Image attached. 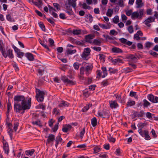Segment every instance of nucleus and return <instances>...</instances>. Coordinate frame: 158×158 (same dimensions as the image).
<instances>
[{"label":"nucleus","instance_id":"nucleus-1","mask_svg":"<svg viewBox=\"0 0 158 158\" xmlns=\"http://www.w3.org/2000/svg\"><path fill=\"white\" fill-rule=\"evenodd\" d=\"M14 109L15 112L19 113L20 111L23 110V113L25 110L30 109L31 105V98L27 100L23 96L18 95L14 96Z\"/></svg>","mask_w":158,"mask_h":158},{"label":"nucleus","instance_id":"nucleus-2","mask_svg":"<svg viewBox=\"0 0 158 158\" xmlns=\"http://www.w3.org/2000/svg\"><path fill=\"white\" fill-rule=\"evenodd\" d=\"M92 69V67L91 65L88 64L85 67L84 66L81 67L80 68V78L81 79H83V75L84 74V72H85V74L88 76L90 73Z\"/></svg>","mask_w":158,"mask_h":158},{"label":"nucleus","instance_id":"nucleus-3","mask_svg":"<svg viewBox=\"0 0 158 158\" xmlns=\"http://www.w3.org/2000/svg\"><path fill=\"white\" fill-rule=\"evenodd\" d=\"M144 13V10L140 9L136 11L133 12L131 15V18L133 19H141L143 16Z\"/></svg>","mask_w":158,"mask_h":158},{"label":"nucleus","instance_id":"nucleus-4","mask_svg":"<svg viewBox=\"0 0 158 158\" xmlns=\"http://www.w3.org/2000/svg\"><path fill=\"white\" fill-rule=\"evenodd\" d=\"M36 100L38 102H41L43 101L45 93L43 91H40L38 89H36Z\"/></svg>","mask_w":158,"mask_h":158},{"label":"nucleus","instance_id":"nucleus-5","mask_svg":"<svg viewBox=\"0 0 158 158\" xmlns=\"http://www.w3.org/2000/svg\"><path fill=\"white\" fill-rule=\"evenodd\" d=\"M90 51L91 50L89 48H85L83 53L81 55L82 59L85 60H88L89 58Z\"/></svg>","mask_w":158,"mask_h":158},{"label":"nucleus","instance_id":"nucleus-6","mask_svg":"<svg viewBox=\"0 0 158 158\" xmlns=\"http://www.w3.org/2000/svg\"><path fill=\"white\" fill-rule=\"evenodd\" d=\"M2 55L3 57L6 58L7 56L11 58H12L14 57V56L12 54V50L11 49H6V51L4 49L3 50V52L2 51L1 52Z\"/></svg>","mask_w":158,"mask_h":158},{"label":"nucleus","instance_id":"nucleus-7","mask_svg":"<svg viewBox=\"0 0 158 158\" xmlns=\"http://www.w3.org/2000/svg\"><path fill=\"white\" fill-rule=\"evenodd\" d=\"M61 79L64 83L66 84L73 85L76 84L75 81L69 80L68 78L65 76H62Z\"/></svg>","mask_w":158,"mask_h":158},{"label":"nucleus","instance_id":"nucleus-8","mask_svg":"<svg viewBox=\"0 0 158 158\" xmlns=\"http://www.w3.org/2000/svg\"><path fill=\"white\" fill-rule=\"evenodd\" d=\"M97 114L99 116L103 118H108L109 116V112L106 110H104L102 112H98Z\"/></svg>","mask_w":158,"mask_h":158},{"label":"nucleus","instance_id":"nucleus-9","mask_svg":"<svg viewBox=\"0 0 158 158\" xmlns=\"http://www.w3.org/2000/svg\"><path fill=\"white\" fill-rule=\"evenodd\" d=\"M85 36V42L91 44L93 41L92 40L95 38V35L94 34H89Z\"/></svg>","mask_w":158,"mask_h":158},{"label":"nucleus","instance_id":"nucleus-10","mask_svg":"<svg viewBox=\"0 0 158 158\" xmlns=\"http://www.w3.org/2000/svg\"><path fill=\"white\" fill-rule=\"evenodd\" d=\"M148 99L149 101L153 103H156L158 102V97H154L152 94H149L148 96Z\"/></svg>","mask_w":158,"mask_h":158},{"label":"nucleus","instance_id":"nucleus-11","mask_svg":"<svg viewBox=\"0 0 158 158\" xmlns=\"http://www.w3.org/2000/svg\"><path fill=\"white\" fill-rule=\"evenodd\" d=\"M155 19V17H150L145 20V23L147 26L149 27L151 26V25L149 24V23L154 22Z\"/></svg>","mask_w":158,"mask_h":158},{"label":"nucleus","instance_id":"nucleus-12","mask_svg":"<svg viewBox=\"0 0 158 158\" xmlns=\"http://www.w3.org/2000/svg\"><path fill=\"white\" fill-rule=\"evenodd\" d=\"M55 139V136L53 134H49L47 140V143H49L52 142V145L53 144V142Z\"/></svg>","mask_w":158,"mask_h":158},{"label":"nucleus","instance_id":"nucleus-13","mask_svg":"<svg viewBox=\"0 0 158 158\" xmlns=\"http://www.w3.org/2000/svg\"><path fill=\"white\" fill-rule=\"evenodd\" d=\"M98 25L103 29H108L111 27V25L110 23H107L106 24L98 23Z\"/></svg>","mask_w":158,"mask_h":158},{"label":"nucleus","instance_id":"nucleus-14","mask_svg":"<svg viewBox=\"0 0 158 158\" xmlns=\"http://www.w3.org/2000/svg\"><path fill=\"white\" fill-rule=\"evenodd\" d=\"M102 41L98 39H94L92 43L91 44L96 46H100L102 44Z\"/></svg>","mask_w":158,"mask_h":158},{"label":"nucleus","instance_id":"nucleus-15","mask_svg":"<svg viewBox=\"0 0 158 158\" xmlns=\"http://www.w3.org/2000/svg\"><path fill=\"white\" fill-rule=\"evenodd\" d=\"M3 148L5 153L8 154L9 152V150L8 145L7 143L6 142H5V143L4 142H3Z\"/></svg>","mask_w":158,"mask_h":158},{"label":"nucleus","instance_id":"nucleus-16","mask_svg":"<svg viewBox=\"0 0 158 158\" xmlns=\"http://www.w3.org/2000/svg\"><path fill=\"white\" fill-rule=\"evenodd\" d=\"M62 140V139L60 135H59L56 137L55 140V146L56 148L57 147L58 144L61 143Z\"/></svg>","mask_w":158,"mask_h":158},{"label":"nucleus","instance_id":"nucleus-17","mask_svg":"<svg viewBox=\"0 0 158 158\" xmlns=\"http://www.w3.org/2000/svg\"><path fill=\"white\" fill-rule=\"evenodd\" d=\"M71 126L68 124L63 126V127L62 129V130L64 132H67L71 129Z\"/></svg>","mask_w":158,"mask_h":158},{"label":"nucleus","instance_id":"nucleus-18","mask_svg":"<svg viewBox=\"0 0 158 158\" xmlns=\"http://www.w3.org/2000/svg\"><path fill=\"white\" fill-rule=\"evenodd\" d=\"M76 1L77 0H68V4L75 8L76 6Z\"/></svg>","mask_w":158,"mask_h":158},{"label":"nucleus","instance_id":"nucleus-19","mask_svg":"<svg viewBox=\"0 0 158 158\" xmlns=\"http://www.w3.org/2000/svg\"><path fill=\"white\" fill-rule=\"evenodd\" d=\"M111 50L112 52L114 53H119L123 52V51L121 49L115 47L113 48Z\"/></svg>","mask_w":158,"mask_h":158},{"label":"nucleus","instance_id":"nucleus-20","mask_svg":"<svg viewBox=\"0 0 158 158\" xmlns=\"http://www.w3.org/2000/svg\"><path fill=\"white\" fill-rule=\"evenodd\" d=\"M69 104L67 102L64 101H61L58 105L60 107H64L68 106Z\"/></svg>","mask_w":158,"mask_h":158},{"label":"nucleus","instance_id":"nucleus-21","mask_svg":"<svg viewBox=\"0 0 158 158\" xmlns=\"http://www.w3.org/2000/svg\"><path fill=\"white\" fill-rule=\"evenodd\" d=\"M110 106L111 108H116L118 106V104L116 101H110Z\"/></svg>","mask_w":158,"mask_h":158},{"label":"nucleus","instance_id":"nucleus-22","mask_svg":"<svg viewBox=\"0 0 158 158\" xmlns=\"http://www.w3.org/2000/svg\"><path fill=\"white\" fill-rule=\"evenodd\" d=\"M144 114V112L143 110H141L139 112L136 111L134 113L135 116L137 117H138L143 116Z\"/></svg>","mask_w":158,"mask_h":158},{"label":"nucleus","instance_id":"nucleus-23","mask_svg":"<svg viewBox=\"0 0 158 158\" xmlns=\"http://www.w3.org/2000/svg\"><path fill=\"white\" fill-rule=\"evenodd\" d=\"M138 132L142 137H144L145 135L147 134L148 131L147 130H142V129H139Z\"/></svg>","mask_w":158,"mask_h":158},{"label":"nucleus","instance_id":"nucleus-24","mask_svg":"<svg viewBox=\"0 0 158 158\" xmlns=\"http://www.w3.org/2000/svg\"><path fill=\"white\" fill-rule=\"evenodd\" d=\"M26 56L30 61L33 60L34 58L33 55L30 53H27L26 54Z\"/></svg>","mask_w":158,"mask_h":158},{"label":"nucleus","instance_id":"nucleus-25","mask_svg":"<svg viewBox=\"0 0 158 158\" xmlns=\"http://www.w3.org/2000/svg\"><path fill=\"white\" fill-rule=\"evenodd\" d=\"M136 3L137 5V8H141L143 6V4L142 2V0H136Z\"/></svg>","mask_w":158,"mask_h":158},{"label":"nucleus","instance_id":"nucleus-26","mask_svg":"<svg viewBox=\"0 0 158 158\" xmlns=\"http://www.w3.org/2000/svg\"><path fill=\"white\" fill-rule=\"evenodd\" d=\"M67 54L68 55H72L75 53L76 52V50H72L70 48H67L66 50Z\"/></svg>","mask_w":158,"mask_h":158},{"label":"nucleus","instance_id":"nucleus-27","mask_svg":"<svg viewBox=\"0 0 158 158\" xmlns=\"http://www.w3.org/2000/svg\"><path fill=\"white\" fill-rule=\"evenodd\" d=\"M35 152V150L32 149L31 150H27L25 151V154L27 156H32Z\"/></svg>","mask_w":158,"mask_h":158},{"label":"nucleus","instance_id":"nucleus-28","mask_svg":"<svg viewBox=\"0 0 158 158\" xmlns=\"http://www.w3.org/2000/svg\"><path fill=\"white\" fill-rule=\"evenodd\" d=\"M102 69L103 71L102 73H103V75L102 76V77L104 78L107 75L106 69V67H102Z\"/></svg>","mask_w":158,"mask_h":158},{"label":"nucleus","instance_id":"nucleus-29","mask_svg":"<svg viewBox=\"0 0 158 158\" xmlns=\"http://www.w3.org/2000/svg\"><path fill=\"white\" fill-rule=\"evenodd\" d=\"M113 13V9H108L106 13V15L109 17H111Z\"/></svg>","mask_w":158,"mask_h":158},{"label":"nucleus","instance_id":"nucleus-30","mask_svg":"<svg viewBox=\"0 0 158 158\" xmlns=\"http://www.w3.org/2000/svg\"><path fill=\"white\" fill-rule=\"evenodd\" d=\"M7 133L10 135V139H11L13 136V132L12 128H8L7 130Z\"/></svg>","mask_w":158,"mask_h":158},{"label":"nucleus","instance_id":"nucleus-31","mask_svg":"<svg viewBox=\"0 0 158 158\" xmlns=\"http://www.w3.org/2000/svg\"><path fill=\"white\" fill-rule=\"evenodd\" d=\"M91 123L92 126L95 127L97 124V120L95 117L93 118L91 120Z\"/></svg>","mask_w":158,"mask_h":158},{"label":"nucleus","instance_id":"nucleus-32","mask_svg":"<svg viewBox=\"0 0 158 158\" xmlns=\"http://www.w3.org/2000/svg\"><path fill=\"white\" fill-rule=\"evenodd\" d=\"M60 110L56 108H54L52 111V114L55 115L60 114Z\"/></svg>","mask_w":158,"mask_h":158},{"label":"nucleus","instance_id":"nucleus-33","mask_svg":"<svg viewBox=\"0 0 158 158\" xmlns=\"http://www.w3.org/2000/svg\"><path fill=\"white\" fill-rule=\"evenodd\" d=\"M81 5L82 6V8L84 9L90 10L91 8V6L87 5V4L85 2L82 4Z\"/></svg>","mask_w":158,"mask_h":158},{"label":"nucleus","instance_id":"nucleus-34","mask_svg":"<svg viewBox=\"0 0 158 158\" xmlns=\"http://www.w3.org/2000/svg\"><path fill=\"white\" fill-rule=\"evenodd\" d=\"M111 61L114 64H116L121 62L122 60L119 59H112Z\"/></svg>","mask_w":158,"mask_h":158},{"label":"nucleus","instance_id":"nucleus-35","mask_svg":"<svg viewBox=\"0 0 158 158\" xmlns=\"http://www.w3.org/2000/svg\"><path fill=\"white\" fill-rule=\"evenodd\" d=\"M82 30H81L74 29L73 30V33L74 35H78L81 34Z\"/></svg>","mask_w":158,"mask_h":158},{"label":"nucleus","instance_id":"nucleus-36","mask_svg":"<svg viewBox=\"0 0 158 158\" xmlns=\"http://www.w3.org/2000/svg\"><path fill=\"white\" fill-rule=\"evenodd\" d=\"M6 19L8 21L10 22L14 21V19L11 17V15L10 14L6 15Z\"/></svg>","mask_w":158,"mask_h":158},{"label":"nucleus","instance_id":"nucleus-37","mask_svg":"<svg viewBox=\"0 0 158 158\" xmlns=\"http://www.w3.org/2000/svg\"><path fill=\"white\" fill-rule=\"evenodd\" d=\"M32 123L33 125H36L40 127H42V125L40 123V121L39 120L33 121L32 122Z\"/></svg>","mask_w":158,"mask_h":158},{"label":"nucleus","instance_id":"nucleus-38","mask_svg":"<svg viewBox=\"0 0 158 158\" xmlns=\"http://www.w3.org/2000/svg\"><path fill=\"white\" fill-rule=\"evenodd\" d=\"M81 65V64H80L78 62H76L73 64V66L75 69L77 70L79 69L80 66Z\"/></svg>","mask_w":158,"mask_h":158},{"label":"nucleus","instance_id":"nucleus-39","mask_svg":"<svg viewBox=\"0 0 158 158\" xmlns=\"http://www.w3.org/2000/svg\"><path fill=\"white\" fill-rule=\"evenodd\" d=\"M5 44L3 41L0 40V51L3 52V48H4Z\"/></svg>","mask_w":158,"mask_h":158},{"label":"nucleus","instance_id":"nucleus-40","mask_svg":"<svg viewBox=\"0 0 158 158\" xmlns=\"http://www.w3.org/2000/svg\"><path fill=\"white\" fill-rule=\"evenodd\" d=\"M19 123L18 121H15L14 123V127L13 128L15 132L16 131L17 129Z\"/></svg>","mask_w":158,"mask_h":158},{"label":"nucleus","instance_id":"nucleus-41","mask_svg":"<svg viewBox=\"0 0 158 158\" xmlns=\"http://www.w3.org/2000/svg\"><path fill=\"white\" fill-rule=\"evenodd\" d=\"M94 153H96L100 151V148L99 146H95L93 148Z\"/></svg>","mask_w":158,"mask_h":158},{"label":"nucleus","instance_id":"nucleus-42","mask_svg":"<svg viewBox=\"0 0 158 158\" xmlns=\"http://www.w3.org/2000/svg\"><path fill=\"white\" fill-rule=\"evenodd\" d=\"M91 48L97 52H99L101 50V48L100 47L94 46L91 47Z\"/></svg>","mask_w":158,"mask_h":158},{"label":"nucleus","instance_id":"nucleus-43","mask_svg":"<svg viewBox=\"0 0 158 158\" xmlns=\"http://www.w3.org/2000/svg\"><path fill=\"white\" fill-rule=\"evenodd\" d=\"M143 102V105L144 107H148L150 104V103L146 99H144Z\"/></svg>","mask_w":158,"mask_h":158},{"label":"nucleus","instance_id":"nucleus-44","mask_svg":"<svg viewBox=\"0 0 158 158\" xmlns=\"http://www.w3.org/2000/svg\"><path fill=\"white\" fill-rule=\"evenodd\" d=\"M135 104V102L133 101H129L127 102V105L128 106H131Z\"/></svg>","mask_w":158,"mask_h":158},{"label":"nucleus","instance_id":"nucleus-45","mask_svg":"<svg viewBox=\"0 0 158 158\" xmlns=\"http://www.w3.org/2000/svg\"><path fill=\"white\" fill-rule=\"evenodd\" d=\"M38 24L39 26L41 29L43 31H45V28L44 24L42 22H40Z\"/></svg>","mask_w":158,"mask_h":158},{"label":"nucleus","instance_id":"nucleus-46","mask_svg":"<svg viewBox=\"0 0 158 158\" xmlns=\"http://www.w3.org/2000/svg\"><path fill=\"white\" fill-rule=\"evenodd\" d=\"M109 34L110 35H117L118 32L114 30H112L110 31Z\"/></svg>","mask_w":158,"mask_h":158},{"label":"nucleus","instance_id":"nucleus-47","mask_svg":"<svg viewBox=\"0 0 158 158\" xmlns=\"http://www.w3.org/2000/svg\"><path fill=\"white\" fill-rule=\"evenodd\" d=\"M127 29L129 32L130 34H131L133 32L134 30L133 29V26H129L127 27Z\"/></svg>","mask_w":158,"mask_h":158},{"label":"nucleus","instance_id":"nucleus-48","mask_svg":"<svg viewBox=\"0 0 158 158\" xmlns=\"http://www.w3.org/2000/svg\"><path fill=\"white\" fill-rule=\"evenodd\" d=\"M99 59L101 61L104 62L105 60V56L102 54H100L99 55Z\"/></svg>","mask_w":158,"mask_h":158},{"label":"nucleus","instance_id":"nucleus-49","mask_svg":"<svg viewBox=\"0 0 158 158\" xmlns=\"http://www.w3.org/2000/svg\"><path fill=\"white\" fill-rule=\"evenodd\" d=\"M85 133V127L83 128L82 130L80 133L79 136L81 138H82L84 134Z\"/></svg>","mask_w":158,"mask_h":158},{"label":"nucleus","instance_id":"nucleus-50","mask_svg":"<svg viewBox=\"0 0 158 158\" xmlns=\"http://www.w3.org/2000/svg\"><path fill=\"white\" fill-rule=\"evenodd\" d=\"M113 22L114 23H117L119 21V19L118 16L117 15H116L113 20Z\"/></svg>","mask_w":158,"mask_h":158},{"label":"nucleus","instance_id":"nucleus-51","mask_svg":"<svg viewBox=\"0 0 158 158\" xmlns=\"http://www.w3.org/2000/svg\"><path fill=\"white\" fill-rule=\"evenodd\" d=\"M39 42L40 44L42 46H43L45 48L47 49L48 50H49V48L47 45L44 44L40 40Z\"/></svg>","mask_w":158,"mask_h":158},{"label":"nucleus","instance_id":"nucleus-52","mask_svg":"<svg viewBox=\"0 0 158 158\" xmlns=\"http://www.w3.org/2000/svg\"><path fill=\"white\" fill-rule=\"evenodd\" d=\"M48 41L50 44V46H51V47H52L54 45V41L53 40H52V39L51 38H49L48 39Z\"/></svg>","mask_w":158,"mask_h":158},{"label":"nucleus","instance_id":"nucleus-53","mask_svg":"<svg viewBox=\"0 0 158 158\" xmlns=\"http://www.w3.org/2000/svg\"><path fill=\"white\" fill-rule=\"evenodd\" d=\"M53 5L56 8L57 10H60V6L58 3H53Z\"/></svg>","mask_w":158,"mask_h":158},{"label":"nucleus","instance_id":"nucleus-54","mask_svg":"<svg viewBox=\"0 0 158 158\" xmlns=\"http://www.w3.org/2000/svg\"><path fill=\"white\" fill-rule=\"evenodd\" d=\"M71 6H69L68 4V3H65V7L64 8L66 10H72V8L71 7Z\"/></svg>","mask_w":158,"mask_h":158},{"label":"nucleus","instance_id":"nucleus-55","mask_svg":"<svg viewBox=\"0 0 158 158\" xmlns=\"http://www.w3.org/2000/svg\"><path fill=\"white\" fill-rule=\"evenodd\" d=\"M49 8V11L50 13L51 14V13H53V12H54L56 10L55 9H54L51 6H48Z\"/></svg>","mask_w":158,"mask_h":158},{"label":"nucleus","instance_id":"nucleus-56","mask_svg":"<svg viewBox=\"0 0 158 158\" xmlns=\"http://www.w3.org/2000/svg\"><path fill=\"white\" fill-rule=\"evenodd\" d=\"M136 93L135 92H133L132 91H131L130 93V96L131 97H134L135 98H136Z\"/></svg>","mask_w":158,"mask_h":158},{"label":"nucleus","instance_id":"nucleus-57","mask_svg":"<svg viewBox=\"0 0 158 158\" xmlns=\"http://www.w3.org/2000/svg\"><path fill=\"white\" fill-rule=\"evenodd\" d=\"M90 105L89 104L87 105L86 106H85L82 110L83 112H85L87 111L89 108Z\"/></svg>","mask_w":158,"mask_h":158},{"label":"nucleus","instance_id":"nucleus-58","mask_svg":"<svg viewBox=\"0 0 158 158\" xmlns=\"http://www.w3.org/2000/svg\"><path fill=\"white\" fill-rule=\"evenodd\" d=\"M153 44V43L150 42H147L146 43V47L147 48H150Z\"/></svg>","mask_w":158,"mask_h":158},{"label":"nucleus","instance_id":"nucleus-59","mask_svg":"<svg viewBox=\"0 0 158 158\" xmlns=\"http://www.w3.org/2000/svg\"><path fill=\"white\" fill-rule=\"evenodd\" d=\"M58 123H57L55 125L54 127L52 128L53 131L54 132H55L57 130L58 127Z\"/></svg>","mask_w":158,"mask_h":158},{"label":"nucleus","instance_id":"nucleus-60","mask_svg":"<svg viewBox=\"0 0 158 158\" xmlns=\"http://www.w3.org/2000/svg\"><path fill=\"white\" fill-rule=\"evenodd\" d=\"M151 133L152 134L153 137L154 138H156V137L157 135L154 130L152 129Z\"/></svg>","mask_w":158,"mask_h":158},{"label":"nucleus","instance_id":"nucleus-61","mask_svg":"<svg viewBox=\"0 0 158 158\" xmlns=\"http://www.w3.org/2000/svg\"><path fill=\"white\" fill-rule=\"evenodd\" d=\"M11 103L9 102L7 104V112L9 113L10 111V110L11 109Z\"/></svg>","mask_w":158,"mask_h":158},{"label":"nucleus","instance_id":"nucleus-62","mask_svg":"<svg viewBox=\"0 0 158 158\" xmlns=\"http://www.w3.org/2000/svg\"><path fill=\"white\" fill-rule=\"evenodd\" d=\"M132 13V10H130L126 11V14L128 16H130L131 15Z\"/></svg>","mask_w":158,"mask_h":158},{"label":"nucleus","instance_id":"nucleus-63","mask_svg":"<svg viewBox=\"0 0 158 158\" xmlns=\"http://www.w3.org/2000/svg\"><path fill=\"white\" fill-rule=\"evenodd\" d=\"M17 54L18 57L21 58L23 56L24 53L23 52H20V51Z\"/></svg>","mask_w":158,"mask_h":158},{"label":"nucleus","instance_id":"nucleus-64","mask_svg":"<svg viewBox=\"0 0 158 158\" xmlns=\"http://www.w3.org/2000/svg\"><path fill=\"white\" fill-rule=\"evenodd\" d=\"M94 13L96 14H99L100 13L99 9L98 8H95L94 10Z\"/></svg>","mask_w":158,"mask_h":158}]
</instances>
